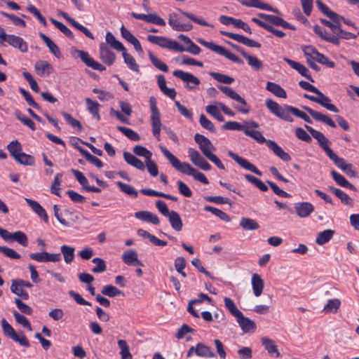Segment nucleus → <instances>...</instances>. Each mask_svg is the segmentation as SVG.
<instances>
[{
    "mask_svg": "<svg viewBox=\"0 0 359 359\" xmlns=\"http://www.w3.org/2000/svg\"><path fill=\"white\" fill-rule=\"evenodd\" d=\"M147 40L163 48H167L177 52H188L193 55H198L201 52V48L193 41L189 44L187 48H184L177 41L168 39L165 36L148 35Z\"/></svg>",
    "mask_w": 359,
    "mask_h": 359,
    "instance_id": "f257e3e1",
    "label": "nucleus"
},
{
    "mask_svg": "<svg viewBox=\"0 0 359 359\" xmlns=\"http://www.w3.org/2000/svg\"><path fill=\"white\" fill-rule=\"evenodd\" d=\"M224 303L229 313L236 318V321L243 332L248 333L255 330L256 325L255 322L245 317L231 298L224 297Z\"/></svg>",
    "mask_w": 359,
    "mask_h": 359,
    "instance_id": "f03ea898",
    "label": "nucleus"
},
{
    "mask_svg": "<svg viewBox=\"0 0 359 359\" xmlns=\"http://www.w3.org/2000/svg\"><path fill=\"white\" fill-rule=\"evenodd\" d=\"M194 140L198 144L203 154L208 159L212 162L218 168L225 170L224 165L219 158L213 154V151H215L216 149L208 137L199 133H196L194 135Z\"/></svg>",
    "mask_w": 359,
    "mask_h": 359,
    "instance_id": "7ed1b4c3",
    "label": "nucleus"
},
{
    "mask_svg": "<svg viewBox=\"0 0 359 359\" xmlns=\"http://www.w3.org/2000/svg\"><path fill=\"white\" fill-rule=\"evenodd\" d=\"M161 150L165 158L177 170L188 175H192L195 168L189 163L186 162L181 163L180 160L165 147H161Z\"/></svg>",
    "mask_w": 359,
    "mask_h": 359,
    "instance_id": "20e7f679",
    "label": "nucleus"
},
{
    "mask_svg": "<svg viewBox=\"0 0 359 359\" xmlns=\"http://www.w3.org/2000/svg\"><path fill=\"white\" fill-rule=\"evenodd\" d=\"M265 104L267 109L277 117L288 122L293 121V118L290 115L291 111L287 108L291 107L290 105L282 107L271 99H266Z\"/></svg>",
    "mask_w": 359,
    "mask_h": 359,
    "instance_id": "39448f33",
    "label": "nucleus"
},
{
    "mask_svg": "<svg viewBox=\"0 0 359 359\" xmlns=\"http://www.w3.org/2000/svg\"><path fill=\"white\" fill-rule=\"evenodd\" d=\"M149 105L151 111V121L152 126V133L158 140H160V133L161 129V115L156 106V99L154 97H150Z\"/></svg>",
    "mask_w": 359,
    "mask_h": 359,
    "instance_id": "423d86ee",
    "label": "nucleus"
},
{
    "mask_svg": "<svg viewBox=\"0 0 359 359\" xmlns=\"http://www.w3.org/2000/svg\"><path fill=\"white\" fill-rule=\"evenodd\" d=\"M198 42L201 43V45L204 46L205 47L209 48L212 51L217 53L219 55H223L229 60L238 63V64H243V62L235 54L229 52L226 49H225L224 47L215 44L212 42H208L203 39H198Z\"/></svg>",
    "mask_w": 359,
    "mask_h": 359,
    "instance_id": "0eeeda50",
    "label": "nucleus"
},
{
    "mask_svg": "<svg viewBox=\"0 0 359 359\" xmlns=\"http://www.w3.org/2000/svg\"><path fill=\"white\" fill-rule=\"evenodd\" d=\"M1 323L3 332L5 336L19 343L22 346L27 348L29 347V342L23 332H21L20 334H18L13 328V327L4 318L1 320Z\"/></svg>",
    "mask_w": 359,
    "mask_h": 359,
    "instance_id": "6e6552de",
    "label": "nucleus"
},
{
    "mask_svg": "<svg viewBox=\"0 0 359 359\" xmlns=\"http://www.w3.org/2000/svg\"><path fill=\"white\" fill-rule=\"evenodd\" d=\"M217 87L222 92H223L229 97L233 100H236V102L241 104L240 106L234 107V108L236 109L238 111L243 114H248L250 112V109L248 106L245 100L231 88L222 85H219L217 86Z\"/></svg>",
    "mask_w": 359,
    "mask_h": 359,
    "instance_id": "1a4fd4ad",
    "label": "nucleus"
},
{
    "mask_svg": "<svg viewBox=\"0 0 359 359\" xmlns=\"http://www.w3.org/2000/svg\"><path fill=\"white\" fill-rule=\"evenodd\" d=\"M304 127L311 135L318 141L320 147L327 156L329 155L330 151H333V150L328 147L329 140L323 133L318 131L307 125H305Z\"/></svg>",
    "mask_w": 359,
    "mask_h": 359,
    "instance_id": "9d476101",
    "label": "nucleus"
},
{
    "mask_svg": "<svg viewBox=\"0 0 359 359\" xmlns=\"http://www.w3.org/2000/svg\"><path fill=\"white\" fill-rule=\"evenodd\" d=\"M188 154L191 161L196 166L205 171L211 169L210 164L201 155L198 151L193 148H189Z\"/></svg>",
    "mask_w": 359,
    "mask_h": 359,
    "instance_id": "9b49d317",
    "label": "nucleus"
},
{
    "mask_svg": "<svg viewBox=\"0 0 359 359\" xmlns=\"http://www.w3.org/2000/svg\"><path fill=\"white\" fill-rule=\"evenodd\" d=\"M259 123L252 120H248L243 122V124L236 121H228L223 126L222 128L226 130H243L245 133L246 128H258Z\"/></svg>",
    "mask_w": 359,
    "mask_h": 359,
    "instance_id": "f8f14e48",
    "label": "nucleus"
},
{
    "mask_svg": "<svg viewBox=\"0 0 359 359\" xmlns=\"http://www.w3.org/2000/svg\"><path fill=\"white\" fill-rule=\"evenodd\" d=\"M168 24L172 29L177 32H188L193 29V25L191 23L181 22L176 13L169 15Z\"/></svg>",
    "mask_w": 359,
    "mask_h": 359,
    "instance_id": "ddd939ff",
    "label": "nucleus"
},
{
    "mask_svg": "<svg viewBox=\"0 0 359 359\" xmlns=\"http://www.w3.org/2000/svg\"><path fill=\"white\" fill-rule=\"evenodd\" d=\"M228 155L243 168L251 171L259 176H261L262 175V172L259 170H258L255 165H254L252 163H251L246 159L238 156V154L233 153L231 151H229Z\"/></svg>",
    "mask_w": 359,
    "mask_h": 359,
    "instance_id": "4468645a",
    "label": "nucleus"
},
{
    "mask_svg": "<svg viewBox=\"0 0 359 359\" xmlns=\"http://www.w3.org/2000/svg\"><path fill=\"white\" fill-rule=\"evenodd\" d=\"M172 74L183 81L187 82V88L189 90H193L194 88V86L190 84L198 86L201 83L200 80L191 73L184 72L182 70H175L172 72Z\"/></svg>",
    "mask_w": 359,
    "mask_h": 359,
    "instance_id": "2eb2a0df",
    "label": "nucleus"
},
{
    "mask_svg": "<svg viewBox=\"0 0 359 359\" xmlns=\"http://www.w3.org/2000/svg\"><path fill=\"white\" fill-rule=\"evenodd\" d=\"M221 34L225 36H227L231 39H233L239 43H241L248 47L260 48L261 44L252 39L245 37L243 35L234 34L229 32L222 31Z\"/></svg>",
    "mask_w": 359,
    "mask_h": 359,
    "instance_id": "dca6fc26",
    "label": "nucleus"
},
{
    "mask_svg": "<svg viewBox=\"0 0 359 359\" xmlns=\"http://www.w3.org/2000/svg\"><path fill=\"white\" fill-rule=\"evenodd\" d=\"M258 16L261 18L262 19L271 22L272 25L276 26H280L285 29H290L292 30H294L295 27L286 22L284 19L282 18H280L278 16L273 15H269L265 13H259Z\"/></svg>",
    "mask_w": 359,
    "mask_h": 359,
    "instance_id": "f3484780",
    "label": "nucleus"
},
{
    "mask_svg": "<svg viewBox=\"0 0 359 359\" xmlns=\"http://www.w3.org/2000/svg\"><path fill=\"white\" fill-rule=\"evenodd\" d=\"M77 53L79 57L88 67L100 72H102L106 69V67L104 65L94 60L87 52L84 50H77Z\"/></svg>",
    "mask_w": 359,
    "mask_h": 359,
    "instance_id": "a211bd4d",
    "label": "nucleus"
},
{
    "mask_svg": "<svg viewBox=\"0 0 359 359\" xmlns=\"http://www.w3.org/2000/svg\"><path fill=\"white\" fill-rule=\"evenodd\" d=\"M100 57L102 61L108 66L114 64L116 59L115 53L104 43L100 45Z\"/></svg>",
    "mask_w": 359,
    "mask_h": 359,
    "instance_id": "6ab92c4d",
    "label": "nucleus"
},
{
    "mask_svg": "<svg viewBox=\"0 0 359 359\" xmlns=\"http://www.w3.org/2000/svg\"><path fill=\"white\" fill-rule=\"evenodd\" d=\"M303 109L306 111L316 121H320L331 128H336L337 125L334 121L327 115L323 114L321 112L315 111L309 107H303Z\"/></svg>",
    "mask_w": 359,
    "mask_h": 359,
    "instance_id": "aec40b11",
    "label": "nucleus"
},
{
    "mask_svg": "<svg viewBox=\"0 0 359 359\" xmlns=\"http://www.w3.org/2000/svg\"><path fill=\"white\" fill-rule=\"evenodd\" d=\"M59 15L62 16L69 23H70L74 27L81 32L84 34L87 37L90 39H94V36L92 32L88 29L86 27L81 25L78 22H76L74 18L70 17L68 13L64 11H60Z\"/></svg>",
    "mask_w": 359,
    "mask_h": 359,
    "instance_id": "412c9836",
    "label": "nucleus"
},
{
    "mask_svg": "<svg viewBox=\"0 0 359 359\" xmlns=\"http://www.w3.org/2000/svg\"><path fill=\"white\" fill-rule=\"evenodd\" d=\"M297 215L302 218L309 217L314 210V206L309 202H302L294 204Z\"/></svg>",
    "mask_w": 359,
    "mask_h": 359,
    "instance_id": "4be33fe9",
    "label": "nucleus"
},
{
    "mask_svg": "<svg viewBox=\"0 0 359 359\" xmlns=\"http://www.w3.org/2000/svg\"><path fill=\"white\" fill-rule=\"evenodd\" d=\"M284 60L294 69L297 71L302 76L305 77L308 80L311 82H314L313 79L310 74L309 70L302 64L288 59L287 57L284 58Z\"/></svg>",
    "mask_w": 359,
    "mask_h": 359,
    "instance_id": "5701e85b",
    "label": "nucleus"
},
{
    "mask_svg": "<svg viewBox=\"0 0 359 359\" xmlns=\"http://www.w3.org/2000/svg\"><path fill=\"white\" fill-rule=\"evenodd\" d=\"M135 217L140 220L151 223L154 225H158L160 224V219L158 216L147 210L136 212Z\"/></svg>",
    "mask_w": 359,
    "mask_h": 359,
    "instance_id": "b1692460",
    "label": "nucleus"
},
{
    "mask_svg": "<svg viewBox=\"0 0 359 359\" xmlns=\"http://www.w3.org/2000/svg\"><path fill=\"white\" fill-rule=\"evenodd\" d=\"M7 43L15 48H18L22 53H27L28 50L27 43L21 37L11 34Z\"/></svg>",
    "mask_w": 359,
    "mask_h": 359,
    "instance_id": "393cba45",
    "label": "nucleus"
},
{
    "mask_svg": "<svg viewBox=\"0 0 359 359\" xmlns=\"http://www.w3.org/2000/svg\"><path fill=\"white\" fill-rule=\"evenodd\" d=\"M121 258L123 262L128 266H144L142 262L138 259L137 252L134 250H128L124 252L121 256Z\"/></svg>",
    "mask_w": 359,
    "mask_h": 359,
    "instance_id": "a878e982",
    "label": "nucleus"
},
{
    "mask_svg": "<svg viewBox=\"0 0 359 359\" xmlns=\"http://www.w3.org/2000/svg\"><path fill=\"white\" fill-rule=\"evenodd\" d=\"M268 147L273 151V152L278 156L280 159L285 162L291 160V157L288 153L285 152L276 142L273 140L267 141Z\"/></svg>",
    "mask_w": 359,
    "mask_h": 359,
    "instance_id": "bb28decb",
    "label": "nucleus"
},
{
    "mask_svg": "<svg viewBox=\"0 0 359 359\" xmlns=\"http://www.w3.org/2000/svg\"><path fill=\"white\" fill-rule=\"evenodd\" d=\"M328 189L334 194L341 202L348 206L352 207L353 205V199L351 198L348 194L344 192L342 190L336 188L333 186H329Z\"/></svg>",
    "mask_w": 359,
    "mask_h": 359,
    "instance_id": "cd10ccee",
    "label": "nucleus"
},
{
    "mask_svg": "<svg viewBox=\"0 0 359 359\" xmlns=\"http://www.w3.org/2000/svg\"><path fill=\"white\" fill-rule=\"evenodd\" d=\"M25 201L32 210L39 215L44 222H47L48 217L44 208L36 201L25 198Z\"/></svg>",
    "mask_w": 359,
    "mask_h": 359,
    "instance_id": "c85d7f7f",
    "label": "nucleus"
},
{
    "mask_svg": "<svg viewBox=\"0 0 359 359\" xmlns=\"http://www.w3.org/2000/svg\"><path fill=\"white\" fill-rule=\"evenodd\" d=\"M39 37L44 41L50 52L57 58H60L62 56L59 47L53 42L48 36L43 33H39Z\"/></svg>",
    "mask_w": 359,
    "mask_h": 359,
    "instance_id": "c756f323",
    "label": "nucleus"
},
{
    "mask_svg": "<svg viewBox=\"0 0 359 359\" xmlns=\"http://www.w3.org/2000/svg\"><path fill=\"white\" fill-rule=\"evenodd\" d=\"M34 67L37 74L41 76H48L53 72V67L51 65L43 60H39L36 62Z\"/></svg>",
    "mask_w": 359,
    "mask_h": 359,
    "instance_id": "7c9ffc66",
    "label": "nucleus"
},
{
    "mask_svg": "<svg viewBox=\"0 0 359 359\" xmlns=\"http://www.w3.org/2000/svg\"><path fill=\"white\" fill-rule=\"evenodd\" d=\"M262 344L270 355L275 356L276 358L280 357V353L274 341L266 337H263L262 339Z\"/></svg>",
    "mask_w": 359,
    "mask_h": 359,
    "instance_id": "2f4dec72",
    "label": "nucleus"
},
{
    "mask_svg": "<svg viewBox=\"0 0 359 359\" xmlns=\"http://www.w3.org/2000/svg\"><path fill=\"white\" fill-rule=\"evenodd\" d=\"M252 287L254 295L259 297L263 292L264 280L257 273H254L252 276Z\"/></svg>",
    "mask_w": 359,
    "mask_h": 359,
    "instance_id": "473e14b6",
    "label": "nucleus"
},
{
    "mask_svg": "<svg viewBox=\"0 0 359 359\" xmlns=\"http://www.w3.org/2000/svg\"><path fill=\"white\" fill-rule=\"evenodd\" d=\"M196 355L202 358H215L216 354L212 351L211 348L203 343L199 342L196 345Z\"/></svg>",
    "mask_w": 359,
    "mask_h": 359,
    "instance_id": "72a5a7b5",
    "label": "nucleus"
},
{
    "mask_svg": "<svg viewBox=\"0 0 359 359\" xmlns=\"http://www.w3.org/2000/svg\"><path fill=\"white\" fill-rule=\"evenodd\" d=\"M123 158L125 161L128 163L129 165L140 170H144L145 165L144 163L137 158L135 156L133 155L130 152L124 151L123 152Z\"/></svg>",
    "mask_w": 359,
    "mask_h": 359,
    "instance_id": "f704fd0d",
    "label": "nucleus"
},
{
    "mask_svg": "<svg viewBox=\"0 0 359 359\" xmlns=\"http://www.w3.org/2000/svg\"><path fill=\"white\" fill-rule=\"evenodd\" d=\"M331 175L333 177V180L338 185L353 190L354 191H357V189L352 184H351L343 175L338 173L337 171L332 170Z\"/></svg>",
    "mask_w": 359,
    "mask_h": 359,
    "instance_id": "c9c22d12",
    "label": "nucleus"
},
{
    "mask_svg": "<svg viewBox=\"0 0 359 359\" xmlns=\"http://www.w3.org/2000/svg\"><path fill=\"white\" fill-rule=\"evenodd\" d=\"M266 89L278 97H287V93L285 90L278 83L268 81L266 82Z\"/></svg>",
    "mask_w": 359,
    "mask_h": 359,
    "instance_id": "e433bc0d",
    "label": "nucleus"
},
{
    "mask_svg": "<svg viewBox=\"0 0 359 359\" xmlns=\"http://www.w3.org/2000/svg\"><path fill=\"white\" fill-rule=\"evenodd\" d=\"M318 95V104H320L323 107L327 109L337 113L339 112L338 108L331 103V100L325 95L321 91L319 90L318 93L316 94Z\"/></svg>",
    "mask_w": 359,
    "mask_h": 359,
    "instance_id": "4c0bfd02",
    "label": "nucleus"
},
{
    "mask_svg": "<svg viewBox=\"0 0 359 359\" xmlns=\"http://www.w3.org/2000/svg\"><path fill=\"white\" fill-rule=\"evenodd\" d=\"M168 217L172 228L177 231H180L182 229L183 224L179 213L172 210Z\"/></svg>",
    "mask_w": 359,
    "mask_h": 359,
    "instance_id": "58836bf2",
    "label": "nucleus"
},
{
    "mask_svg": "<svg viewBox=\"0 0 359 359\" xmlns=\"http://www.w3.org/2000/svg\"><path fill=\"white\" fill-rule=\"evenodd\" d=\"M302 50L304 53L306 61L315 60L316 61L319 57L320 53L313 46H303Z\"/></svg>",
    "mask_w": 359,
    "mask_h": 359,
    "instance_id": "ea45409f",
    "label": "nucleus"
},
{
    "mask_svg": "<svg viewBox=\"0 0 359 359\" xmlns=\"http://www.w3.org/2000/svg\"><path fill=\"white\" fill-rule=\"evenodd\" d=\"M334 234V231L326 229L318 233L316 243L320 245H323L329 242Z\"/></svg>",
    "mask_w": 359,
    "mask_h": 359,
    "instance_id": "a19ab883",
    "label": "nucleus"
},
{
    "mask_svg": "<svg viewBox=\"0 0 359 359\" xmlns=\"http://www.w3.org/2000/svg\"><path fill=\"white\" fill-rule=\"evenodd\" d=\"M106 41L111 46V48L118 51H125L126 48L123 43L119 41L116 40L115 36L109 32L106 34Z\"/></svg>",
    "mask_w": 359,
    "mask_h": 359,
    "instance_id": "79ce46f5",
    "label": "nucleus"
},
{
    "mask_svg": "<svg viewBox=\"0 0 359 359\" xmlns=\"http://www.w3.org/2000/svg\"><path fill=\"white\" fill-rule=\"evenodd\" d=\"M86 103L88 111L95 117L97 121L100 120L99 114L100 104L97 102L93 101L90 98H86Z\"/></svg>",
    "mask_w": 359,
    "mask_h": 359,
    "instance_id": "37998d69",
    "label": "nucleus"
},
{
    "mask_svg": "<svg viewBox=\"0 0 359 359\" xmlns=\"http://www.w3.org/2000/svg\"><path fill=\"white\" fill-rule=\"evenodd\" d=\"M240 226L245 231L257 230L259 228V224L253 219L242 217Z\"/></svg>",
    "mask_w": 359,
    "mask_h": 359,
    "instance_id": "c03bdc74",
    "label": "nucleus"
},
{
    "mask_svg": "<svg viewBox=\"0 0 359 359\" xmlns=\"http://www.w3.org/2000/svg\"><path fill=\"white\" fill-rule=\"evenodd\" d=\"M60 250L64 257L65 263L70 264L73 262L75 255V249L73 247L63 245L60 247Z\"/></svg>",
    "mask_w": 359,
    "mask_h": 359,
    "instance_id": "a18cd8bd",
    "label": "nucleus"
},
{
    "mask_svg": "<svg viewBox=\"0 0 359 359\" xmlns=\"http://www.w3.org/2000/svg\"><path fill=\"white\" fill-rule=\"evenodd\" d=\"M14 159L17 163L24 165H33L35 162V159L32 156L22 151L18 154L17 156H15Z\"/></svg>",
    "mask_w": 359,
    "mask_h": 359,
    "instance_id": "49530a36",
    "label": "nucleus"
},
{
    "mask_svg": "<svg viewBox=\"0 0 359 359\" xmlns=\"http://www.w3.org/2000/svg\"><path fill=\"white\" fill-rule=\"evenodd\" d=\"M251 128H246L244 134L248 137H250L259 144L266 143L267 144L269 140H266L259 131L250 130Z\"/></svg>",
    "mask_w": 359,
    "mask_h": 359,
    "instance_id": "de8ad7c7",
    "label": "nucleus"
},
{
    "mask_svg": "<svg viewBox=\"0 0 359 359\" xmlns=\"http://www.w3.org/2000/svg\"><path fill=\"white\" fill-rule=\"evenodd\" d=\"M101 292L103 295L107 296L109 297H114L118 295L123 296V292L112 285H107L104 286Z\"/></svg>",
    "mask_w": 359,
    "mask_h": 359,
    "instance_id": "09e8293b",
    "label": "nucleus"
},
{
    "mask_svg": "<svg viewBox=\"0 0 359 359\" xmlns=\"http://www.w3.org/2000/svg\"><path fill=\"white\" fill-rule=\"evenodd\" d=\"M117 344L121 349L120 355L121 359H132L133 355L130 352L129 346L126 341L124 339H118Z\"/></svg>",
    "mask_w": 359,
    "mask_h": 359,
    "instance_id": "8fccbe9b",
    "label": "nucleus"
},
{
    "mask_svg": "<svg viewBox=\"0 0 359 359\" xmlns=\"http://www.w3.org/2000/svg\"><path fill=\"white\" fill-rule=\"evenodd\" d=\"M204 210L208 212H210L215 216L218 217L220 219L225 221V222H230L231 218L230 217L224 212L222 211L219 209H217L216 208L210 206V205H205L204 207Z\"/></svg>",
    "mask_w": 359,
    "mask_h": 359,
    "instance_id": "3c124183",
    "label": "nucleus"
},
{
    "mask_svg": "<svg viewBox=\"0 0 359 359\" xmlns=\"http://www.w3.org/2000/svg\"><path fill=\"white\" fill-rule=\"evenodd\" d=\"M177 11L181 14H182L185 17L188 18L189 19L191 20L193 22H194L196 24H198L202 26H205V27H213L211 24L208 23L207 21L204 20L203 18H198L195 15H194L191 13L184 11L180 8H178Z\"/></svg>",
    "mask_w": 359,
    "mask_h": 359,
    "instance_id": "603ef678",
    "label": "nucleus"
},
{
    "mask_svg": "<svg viewBox=\"0 0 359 359\" xmlns=\"http://www.w3.org/2000/svg\"><path fill=\"white\" fill-rule=\"evenodd\" d=\"M50 20L51 22L60 31L62 32L68 38L73 39L74 34L72 31L62 22L57 21V20L50 18Z\"/></svg>",
    "mask_w": 359,
    "mask_h": 359,
    "instance_id": "864d4df0",
    "label": "nucleus"
},
{
    "mask_svg": "<svg viewBox=\"0 0 359 359\" xmlns=\"http://www.w3.org/2000/svg\"><path fill=\"white\" fill-rule=\"evenodd\" d=\"M123 57L124 59L125 63L127 65L128 67L134 71L139 72V65L136 63L135 58L126 51H123Z\"/></svg>",
    "mask_w": 359,
    "mask_h": 359,
    "instance_id": "5fc2aeb1",
    "label": "nucleus"
},
{
    "mask_svg": "<svg viewBox=\"0 0 359 359\" xmlns=\"http://www.w3.org/2000/svg\"><path fill=\"white\" fill-rule=\"evenodd\" d=\"M7 149L10 153V155L15 158L18 154L22 152V145L18 140L11 141L7 146Z\"/></svg>",
    "mask_w": 359,
    "mask_h": 359,
    "instance_id": "6e6d98bb",
    "label": "nucleus"
},
{
    "mask_svg": "<svg viewBox=\"0 0 359 359\" xmlns=\"http://www.w3.org/2000/svg\"><path fill=\"white\" fill-rule=\"evenodd\" d=\"M149 57L151 63L153 64V65L155 66L157 69H158L159 70H161L163 72H167L168 71V67L167 65L165 62L160 60L151 51L149 52Z\"/></svg>",
    "mask_w": 359,
    "mask_h": 359,
    "instance_id": "4d7b16f0",
    "label": "nucleus"
},
{
    "mask_svg": "<svg viewBox=\"0 0 359 359\" xmlns=\"http://www.w3.org/2000/svg\"><path fill=\"white\" fill-rule=\"evenodd\" d=\"M341 302L338 299H330L327 304L325 306L323 311L327 313H337V310L340 307Z\"/></svg>",
    "mask_w": 359,
    "mask_h": 359,
    "instance_id": "13d9d810",
    "label": "nucleus"
},
{
    "mask_svg": "<svg viewBox=\"0 0 359 359\" xmlns=\"http://www.w3.org/2000/svg\"><path fill=\"white\" fill-rule=\"evenodd\" d=\"M116 184L122 192L134 198L137 197V191L130 184H125L121 181H118Z\"/></svg>",
    "mask_w": 359,
    "mask_h": 359,
    "instance_id": "bf43d9fd",
    "label": "nucleus"
},
{
    "mask_svg": "<svg viewBox=\"0 0 359 359\" xmlns=\"http://www.w3.org/2000/svg\"><path fill=\"white\" fill-rule=\"evenodd\" d=\"M81 154L85 157L86 161L97 168H101L104 166L103 163L98 158L90 154L87 150H81Z\"/></svg>",
    "mask_w": 359,
    "mask_h": 359,
    "instance_id": "052dcab7",
    "label": "nucleus"
},
{
    "mask_svg": "<svg viewBox=\"0 0 359 359\" xmlns=\"http://www.w3.org/2000/svg\"><path fill=\"white\" fill-rule=\"evenodd\" d=\"M244 57L248 60V65L254 69L258 71L262 69L263 63L257 57L248 54H244Z\"/></svg>",
    "mask_w": 359,
    "mask_h": 359,
    "instance_id": "680f3d73",
    "label": "nucleus"
},
{
    "mask_svg": "<svg viewBox=\"0 0 359 359\" xmlns=\"http://www.w3.org/2000/svg\"><path fill=\"white\" fill-rule=\"evenodd\" d=\"M133 151L135 155L144 157L145 161L151 158L152 153L144 147L136 145L133 147Z\"/></svg>",
    "mask_w": 359,
    "mask_h": 359,
    "instance_id": "e2e57ef3",
    "label": "nucleus"
},
{
    "mask_svg": "<svg viewBox=\"0 0 359 359\" xmlns=\"http://www.w3.org/2000/svg\"><path fill=\"white\" fill-rule=\"evenodd\" d=\"M210 76L212 77L214 79L217 81L218 82L225 83V84H231L234 81V79L230 77L226 74H223L217 72H210Z\"/></svg>",
    "mask_w": 359,
    "mask_h": 359,
    "instance_id": "0e129e2a",
    "label": "nucleus"
},
{
    "mask_svg": "<svg viewBox=\"0 0 359 359\" xmlns=\"http://www.w3.org/2000/svg\"><path fill=\"white\" fill-rule=\"evenodd\" d=\"M12 241L18 242L20 245L24 247H26L28 245L27 236L21 231H17L12 233Z\"/></svg>",
    "mask_w": 359,
    "mask_h": 359,
    "instance_id": "69168bd1",
    "label": "nucleus"
},
{
    "mask_svg": "<svg viewBox=\"0 0 359 359\" xmlns=\"http://www.w3.org/2000/svg\"><path fill=\"white\" fill-rule=\"evenodd\" d=\"M92 262L95 264V266L92 269L93 273H103L107 270L106 263L104 259L95 257L92 259Z\"/></svg>",
    "mask_w": 359,
    "mask_h": 359,
    "instance_id": "338daca9",
    "label": "nucleus"
},
{
    "mask_svg": "<svg viewBox=\"0 0 359 359\" xmlns=\"http://www.w3.org/2000/svg\"><path fill=\"white\" fill-rule=\"evenodd\" d=\"M327 156L342 170L346 169V167L349 164L344 158L339 157L334 151H330Z\"/></svg>",
    "mask_w": 359,
    "mask_h": 359,
    "instance_id": "774afa93",
    "label": "nucleus"
}]
</instances>
